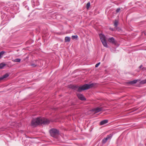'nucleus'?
<instances>
[{"instance_id":"39448f33","label":"nucleus","mask_w":146,"mask_h":146,"mask_svg":"<svg viewBox=\"0 0 146 146\" xmlns=\"http://www.w3.org/2000/svg\"><path fill=\"white\" fill-rule=\"evenodd\" d=\"M77 96L78 98L80 100H86V98L84 97L81 94H77Z\"/></svg>"},{"instance_id":"dca6fc26","label":"nucleus","mask_w":146,"mask_h":146,"mask_svg":"<svg viewBox=\"0 0 146 146\" xmlns=\"http://www.w3.org/2000/svg\"><path fill=\"white\" fill-rule=\"evenodd\" d=\"M13 61L14 62H20L21 61V59L20 58H17L15 59V60H13Z\"/></svg>"},{"instance_id":"b1692460","label":"nucleus","mask_w":146,"mask_h":146,"mask_svg":"<svg viewBox=\"0 0 146 146\" xmlns=\"http://www.w3.org/2000/svg\"><path fill=\"white\" fill-rule=\"evenodd\" d=\"M110 30H111V31H114V29L112 28H110Z\"/></svg>"},{"instance_id":"5701e85b","label":"nucleus","mask_w":146,"mask_h":146,"mask_svg":"<svg viewBox=\"0 0 146 146\" xmlns=\"http://www.w3.org/2000/svg\"><path fill=\"white\" fill-rule=\"evenodd\" d=\"M5 52L4 51H1L0 53V55H1L2 56L3 54Z\"/></svg>"},{"instance_id":"20e7f679","label":"nucleus","mask_w":146,"mask_h":146,"mask_svg":"<svg viewBox=\"0 0 146 146\" xmlns=\"http://www.w3.org/2000/svg\"><path fill=\"white\" fill-rule=\"evenodd\" d=\"M113 136L111 134L108 135L106 137L104 138L102 140V142L103 144L106 143L107 141L109 140H110Z\"/></svg>"},{"instance_id":"2eb2a0df","label":"nucleus","mask_w":146,"mask_h":146,"mask_svg":"<svg viewBox=\"0 0 146 146\" xmlns=\"http://www.w3.org/2000/svg\"><path fill=\"white\" fill-rule=\"evenodd\" d=\"M118 21L117 20H115L114 23V25L115 26V27L116 28L118 25Z\"/></svg>"},{"instance_id":"1a4fd4ad","label":"nucleus","mask_w":146,"mask_h":146,"mask_svg":"<svg viewBox=\"0 0 146 146\" xmlns=\"http://www.w3.org/2000/svg\"><path fill=\"white\" fill-rule=\"evenodd\" d=\"M108 122V120H104L101 121L100 123V125H102L107 123Z\"/></svg>"},{"instance_id":"f257e3e1","label":"nucleus","mask_w":146,"mask_h":146,"mask_svg":"<svg viewBox=\"0 0 146 146\" xmlns=\"http://www.w3.org/2000/svg\"><path fill=\"white\" fill-rule=\"evenodd\" d=\"M49 122L50 121L48 119L43 117H39L33 119L31 121V125L33 127H36L40 124H45Z\"/></svg>"},{"instance_id":"ddd939ff","label":"nucleus","mask_w":146,"mask_h":146,"mask_svg":"<svg viewBox=\"0 0 146 146\" xmlns=\"http://www.w3.org/2000/svg\"><path fill=\"white\" fill-rule=\"evenodd\" d=\"M6 64L5 63H2L0 64V69H3L4 67L5 66Z\"/></svg>"},{"instance_id":"6ab92c4d","label":"nucleus","mask_w":146,"mask_h":146,"mask_svg":"<svg viewBox=\"0 0 146 146\" xmlns=\"http://www.w3.org/2000/svg\"><path fill=\"white\" fill-rule=\"evenodd\" d=\"M72 37L73 39L77 38H78L77 35H73L72 36Z\"/></svg>"},{"instance_id":"423d86ee","label":"nucleus","mask_w":146,"mask_h":146,"mask_svg":"<svg viewBox=\"0 0 146 146\" xmlns=\"http://www.w3.org/2000/svg\"><path fill=\"white\" fill-rule=\"evenodd\" d=\"M108 41L109 42H111L113 44H115L116 43L115 41L114 38L113 37L109 38L108 39Z\"/></svg>"},{"instance_id":"a878e982","label":"nucleus","mask_w":146,"mask_h":146,"mask_svg":"<svg viewBox=\"0 0 146 146\" xmlns=\"http://www.w3.org/2000/svg\"><path fill=\"white\" fill-rule=\"evenodd\" d=\"M2 56L1 55H0V58H1V57H2Z\"/></svg>"},{"instance_id":"f3484780","label":"nucleus","mask_w":146,"mask_h":146,"mask_svg":"<svg viewBox=\"0 0 146 146\" xmlns=\"http://www.w3.org/2000/svg\"><path fill=\"white\" fill-rule=\"evenodd\" d=\"M140 84H146V79L141 81L140 82Z\"/></svg>"},{"instance_id":"6e6552de","label":"nucleus","mask_w":146,"mask_h":146,"mask_svg":"<svg viewBox=\"0 0 146 146\" xmlns=\"http://www.w3.org/2000/svg\"><path fill=\"white\" fill-rule=\"evenodd\" d=\"M102 110V108H101L97 107L96 108L93 109V111H95L97 113Z\"/></svg>"},{"instance_id":"0eeeda50","label":"nucleus","mask_w":146,"mask_h":146,"mask_svg":"<svg viewBox=\"0 0 146 146\" xmlns=\"http://www.w3.org/2000/svg\"><path fill=\"white\" fill-rule=\"evenodd\" d=\"M100 37L101 42L106 40V36L104 35L100 34Z\"/></svg>"},{"instance_id":"f03ea898","label":"nucleus","mask_w":146,"mask_h":146,"mask_svg":"<svg viewBox=\"0 0 146 146\" xmlns=\"http://www.w3.org/2000/svg\"><path fill=\"white\" fill-rule=\"evenodd\" d=\"M93 86V84H85L82 86L79 87L77 86H74L73 88L75 90L79 92H81L83 90H85L89 89Z\"/></svg>"},{"instance_id":"4be33fe9","label":"nucleus","mask_w":146,"mask_h":146,"mask_svg":"<svg viewBox=\"0 0 146 146\" xmlns=\"http://www.w3.org/2000/svg\"><path fill=\"white\" fill-rule=\"evenodd\" d=\"M100 62H99V63L96 64L95 65V67L96 68V67H98V66L100 64Z\"/></svg>"},{"instance_id":"393cba45","label":"nucleus","mask_w":146,"mask_h":146,"mask_svg":"<svg viewBox=\"0 0 146 146\" xmlns=\"http://www.w3.org/2000/svg\"><path fill=\"white\" fill-rule=\"evenodd\" d=\"M142 67H143V65H141L139 66V68H142Z\"/></svg>"},{"instance_id":"a211bd4d","label":"nucleus","mask_w":146,"mask_h":146,"mask_svg":"<svg viewBox=\"0 0 146 146\" xmlns=\"http://www.w3.org/2000/svg\"><path fill=\"white\" fill-rule=\"evenodd\" d=\"M90 5V2L88 3L86 5V7L87 8V9L89 7Z\"/></svg>"},{"instance_id":"9d476101","label":"nucleus","mask_w":146,"mask_h":146,"mask_svg":"<svg viewBox=\"0 0 146 146\" xmlns=\"http://www.w3.org/2000/svg\"><path fill=\"white\" fill-rule=\"evenodd\" d=\"M9 76V74L6 73L5 74V75H3V76L0 77V80H2L4 78H6L7 77Z\"/></svg>"},{"instance_id":"9b49d317","label":"nucleus","mask_w":146,"mask_h":146,"mask_svg":"<svg viewBox=\"0 0 146 146\" xmlns=\"http://www.w3.org/2000/svg\"><path fill=\"white\" fill-rule=\"evenodd\" d=\"M102 42V44H103L104 46L106 48L108 47V45L107 44V43L106 42V40L103 41Z\"/></svg>"},{"instance_id":"aec40b11","label":"nucleus","mask_w":146,"mask_h":146,"mask_svg":"<svg viewBox=\"0 0 146 146\" xmlns=\"http://www.w3.org/2000/svg\"><path fill=\"white\" fill-rule=\"evenodd\" d=\"M120 10V9L119 8H117L116 10V12L117 13L119 12Z\"/></svg>"},{"instance_id":"4468645a","label":"nucleus","mask_w":146,"mask_h":146,"mask_svg":"<svg viewBox=\"0 0 146 146\" xmlns=\"http://www.w3.org/2000/svg\"><path fill=\"white\" fill-rule=\"evenodd\" d=\"M138 80H133L132 81L129 82V83L130 84H135L136 83H137Z\"/></svg>"},{"instance_id":"7ed1b4c3","label":"nucleus","mask_w":146,"mask_h":146,"mask_svg":"<svg viewBox=\"0 0 146 146\" xmlns=\"http://www.w3.org/2000/svg\"><path fill=\"white\" fill-rule=\"evenodd\" d=\"M59 131L55 129H52L50 130V135L53 137H55L59 134Z\"/></svg>"},{"instance_id":"f8f14e48","label":"nucleus","mask_w":146,"mask_h":146,"mask_svg":"<svg viewBox=\"0 0 146 146\" xmlns=\"http://www.w3.org/2000/svg\"><path fill=\"white\" fill-rule=\"evenodd\" d=\"M70 37L66 36L65 38V42H69L70 41Z\"/></svg>"},{"instance_id":"412c9836","label":"nucleus","mask_w":146,"mask_h":146,"mask_svg":"<svg viewBox=\"0 0 146 146\" xmlns=\"http://www.w3.org/2000/svg\"><path fill=\"white\" fill-rule=\"evenodd\" d=\"M31 65L33 67H35L36 66V65L34 64H31Z\"/></svg>"}]
</instances>
